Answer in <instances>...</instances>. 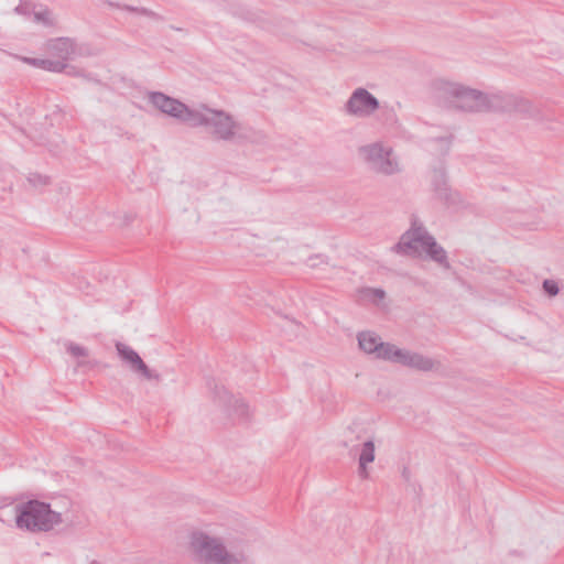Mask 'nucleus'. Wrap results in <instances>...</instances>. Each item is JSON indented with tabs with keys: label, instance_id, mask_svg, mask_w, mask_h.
I'll list each match as a JSON object with an SVG mask.
<instances>
[{
	"label": "nucleus",
	"instance_id": "393cba45",
	"mask_svg": "<svg viewBox=\"0 0 564 564\" xmlns=\"http://www.w3.org/2000/svg\"><path fill=\"white\" fill-rule=\"evenodd\" d=\"M398 127H399L398 121H395L393 123L390 121V126H389L390 131L397 129Z\"/></svg>",
	"mask_w": 564,
	"mask_h": 564
},
{
	"label": "nucleus",
	"instance_id": "6e6552de",
	"mask_svg": "<svg viewBox=\"0 0 564 564\" xmlns=\"http://www.w3.org/2000/svg\"><path fill=\"white\" fill-rule=\"evenodd\" d=\"M358 155L370 171L388 173V148L383 141H375L359 147Z\"/></svg>",
	"mask_w": 564,
	"mask_h": 564
},
{
	"label": "nucleus",
	"instance_id": "4468645a",
	"mask_svg": "<svg viewBox=\"0 0 564 564\" xmlns=\"http://www.w3.org/2000/svg\"><path fill=\"white\" fill-rule=\"evenodd\" d=\"M451 143V135H443L427 140L425 147L431 152H435L438 155H445L449 151Z\"/></svg>",
	"mask_w": 564,
	"mask_h": 564
},
{
	"label": "nucleus",
	"instance_id": "1a4fd4ad",
	"mask_svg": "<svg viewBox=\"0 0 564 564\" xmlns=\"http://www.w3.org/2000/svg\"><path fill=\"white\" fill-rule=\"evenodd\" d=\"M390 361H394L420 371H431L440 365V362H436L426 356L400 349L392 345H390Z\"/></svg>",
	"mask_w": 564,
	"mask_h": 564
},
{
	"label": "nucleus",
	"instance_id": "f8f14e48",
	"mask_svg": "<svg viewBox=\"0 0 564 564\" xmlns=\"http://www.w3.org/2000/svg\"><path fill=\"white\" fill-rule=\"evenodd\" d=\"M359 346L367 354L384 356L386 346L381 338L372 332H364L359 335Z\"/></svg>",
	"mask_w": 564,
	"mask_h": 564
},
{
	"label": "nucleus",
	"instance_id": "412c9836",
	"mask_svg": "<svg viewBox=\"0 0 564 564\" xmlns=\"http://www.w3.org/2000/svg\"><path fill=\"white\" fill-rule=\"evenodd\" d=\"M402 169V165L390 156V175L394 173H400Z\"/></svg>",
	"mask_w": 564,
	"mask_h": 564
},
{
	"label": "nucleus",
	"instance_id": "f03ea898",
	"mask_svg": "<svg viewBox=\"0 0 564 564\" xmlns=\"http://www.w3.org/2000/svg\"><path fill=\"white\" fill-rule=\"evenodd\" d=\"M204 127L212 140L235 145L258 143L263 134L225 109L198 105L193 128Z\"/></svg>",
	"mask_w": 564,
	"mask_h": 564
},
{
	"label": "nucleus",
	"instance_id": "0eeeda50",
	"mask_svg": "<svg viewBox=\"0 0 564 564\" xmlns=\"http://www.w3.org/2000/svg\"><path fill=\"white\" fill-rule=\"evenodd\" d=\"M58 521L57 514L44 503L32 501L23 507L17 519L19 528L28 530H47Z\"/></svg>",
	"mask_w": 564,
	"mask_h": 564
},
{
	"label": "nucleus",
	"instance_id": "f3484780",
	"mask_svg": "<svg viewBox=\"0 0 564 564\" xmlns=\"http://www.w3.org/2000/svg\"><path fill=\"white\" fill-rule=\"evenodd\" d=\"M26 181L33 188H42L50 184V177L39 173H30L26 177Z\"/></svg>",
	"mask_w": 564,
	"mask_h": 564
},
{
	"label": "nucleus",
	"instance_id": "4be33fe9",
	"mask_svg": "<svg viewBox=\"0 0 564 564\" xmlns=\"http://www.w3.org/2000/svg\"><path fill=\"white\" fill-rule=\"evenodd\" d=\"M69 351L74 356H86V350L79 346H75V345L69 346Z\"/></svg>",
	"mask_w": 564,
	"mask_h": 564
},
{
	"label": "nucleus",
	"instance_id": "f257e3e1",
	"mask_svg": "<svg viewBox=\"0 0 564 564\" xmlns=\"http://www.w3.org/2000/svg\"><path fill=\"white\" fill-rule=\"evenodd\" d=\"M430 89L432 98L448 109L468 113L518 111L538 121L544 119L539 107L513 94L503 91L486 94L446 78H435Z\"/></svg>",
	"mask_w": 564,
	"mask_h": 564
},
{
	"label": "nucleus",
	"instance_id": "6ab92c4d",
	"mask_svg": "<svg viewBox=\"0 0 564 564\" xmlns=\"http://www.w3.org/2000/svg\"><path fill=\"white\" fill-rule=\"evenodd\" d=\"M362 297L371 303H380L384 299V292L382 290L367 289L362 292Z\"/></svg>",
	"mask_w": 564,
	"mask_h": 564
},
{
	"label": "nucleus",
	"instance_id": "5701e85b",
	"mask_svg": "<svg viewBox=\"0 0 564 564\" xmlns=\"http://www.w3.org/2000/svg\"><path fill=\"white\" fill-rule=\"evenodd\" d=\"M126 9L132 12H138L140 14H150V12L147 9H137L131 7H126Z\"/></svg>",
	"mask_w": 564,
	"mask_h": 564
},
{
	"label": "nucleus",
	"instance_id": "39448f33",
	"mask_svg": "<svg viewBox=\"0 0 564 564\" xmlns=\"http://www.w3.org/2000/svg\"><path fill=\"white\" fill-rule=\"evenodd\" d=\"M380 109V101L368 89L355 88L341 106L344 116L355 120L372 118Z\"/></svg>",
	"mask_w": 564,
	"mask_h": 564
},
{
	"label": "nucleus",
	"instance_id": "ddd939ff",
	"mask_svg": "<svg viewBox=\"0 0 564 564\" xmlns=\"http://www.w3.org/2000/svg\"><path fill=\"white\" fill-rule=\"evenodd\" d=\"M117 349L120 356L130 362L137 370L142 372L145 377L150 376L148 367L135 351L123 345H118Z\"/></svg>",
	"mask_w": 564,
	"mask_h": 564
},
{
	"label": "nucleus",
	"instance_id": "7ed1b4c3",
	"mask_svg": "<svg viewBox=\"0 0 564 564\" xmlns=\"http://www.w3.org/2000/svg\"><path fill=\"white\" fill-rule=\"evenodd\" d=\"M395 251L406 256L429 259L446 270L451 269L446 250L425 227L416 226L415 223H413L411 229L401 236L400 241L395 246Z\"/></svg>",
	"mask_w": 564,
	"mask_h": 564
},
{
	"label": "nucleus",
	"instance_id": "a211bd4d",
	"mask_svg": "<svg viewBox=\"0 0 564 564\" xmlns=\"http://www.w3.org/2000/svg\"><path fill=\"white\" fill-rule=\"evenodd\" d=\"M34 21L36 23H41L45 26H53L55 24V19L51 11L43 10L34 13Z\"/></svg>",
	"mask_w": 564,
	"mask_h": 564
},
{
	"label": "nucleus",
	"instance_id": "b1692460",
	"mask_svg": "<svg viewBox=\"0 0 564 564\" xmlns=\"http://www.w3.org/2000/svg\"><path fill=\"white\" fill-rule=\"evenodd\" d=\"M402 477L408 481L410 479V473L406 467L402 470Z\"/></svg>",
	"mask_w": 564,
	"mask_h": 564
},
{
	"label": "nucleus",
	"instance_id": "dca6fc26",
	"mask_svg": "<svg viewBox=\"0 0 564 564\" xmlns=\"http://www.w3.org/2000/svg\"><path fill=\"white\" fill-rule=\"evenodd\" d=\"M375 459V447L372 443H366L360 454V467L362 473H366V466L368 463Z\"/></svg>",
	"mask_w": 564,
	"mask_h": 564
},
{
	"label": "nucleus",
	"instance_id": "9b49d317",
	"mask_svg": "<svg viewBox=\"0 0 564 564\" xmlns=\"http://www.w3.org/2000/svg\"><path fill=\"white\" fill-rule=\"evenodd\" d=\"M193 545L203 557L209 558L214 564H236V561L229 558L219 545L203 534L195 536Z\"/></svg>",
	"mask_w": 564,
	"mask_h": 564
},
{
	"label": "nucleus",
	"instance_id": "aec40b11",
	"mask_svg": "<svg viewBox=\"0 0 564 564\" xmlns=\"http://www.w3.org/2000/svg\"><path fill=\"white\" fill-rule=\"evenodd\" d=\"M542 288H543V291L549 296H555L560 292L558 285L554 280H550V279L544 280L542 283Z\"/></svg>",
	"mask_w": 564,
	"mask_h": 564
},
{
	"label": "nucleus",
	"instance_id": "423d86ee",
	"mask_svg": "<svg viewBox=\"0 0 564 564\" xmlns=\"http://www.w3.org/2000/svg\"><path fill=\"white\" fill-rule=\"evenodd\" d=\"M149 101L154 108L164 115L170 116L193 128L198 111V106L188 107L182 101L160 91L150 93Z\"/></svg>",
	"mask_w": 564,
	"mask_h": 564
},
{
	"label": "nucleus",
	"instance_id": "2eb2a0df",
	"mask_svg": "<svg viewBox=\"0 0 564 564\" xmlns=\"http://www.w3.org/2000/svg\"><path fill=\"white\" fill-rule=\"evenodd\" d=\"M23 62L33 65L35 67L50 70V72H56L61 73L63 72V65L62 61L59 62H52L51 58H30V57H23Z\"/></svg>",
	"mask_w": 564,
	"mask_h": 564
},
{
	"label": "nucleus",
	"instance_id": "9d476101",
	"mask_svg": "<svg viewBox=\"0 0 564 564\" xmlns=\"http://www.w3.org/2000/svg\"><path fill=\"white\" fill-rule=\"evenodd\" d=\"M44 48L52 62L62 61L63 70L67 66V61L77 54V45L69 37L51 39L44 44Z\"/></svg>",
	"mask_w": 564,
	"mask_h": 564
},
{
	"label": "nucleus",
	"instance_id": "20e7f679",
	"mask_svg": "<svg viewBox=\"0 0 564 564\" xmlns=\"http://www.w3.org/2000/svg\"><path fill=\"white\" fill-rule=\"evenodd\" d=\"M429 182L434 195L445 203L447 208L468 209L469 202L448 184V176L443 161L436 162L429 172Z\"/></svg>",
	"mask_w": 564,
	"mask_h": 564
}]
</instances>
